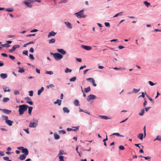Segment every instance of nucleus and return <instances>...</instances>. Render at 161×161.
I'll list each match as a JSON object with an SVG mask.
<instances>
[{"mask_svg": "<svg viewBox=\"0 0 161 161\" xmlns=\"http://www.w3.org/2000/svg\"><path fill=\"white\" fill-rule=\"evenodd\" d=\"M5 10L7 12H11L14 11V8H5Z\"/></svg>", "mask_w": 161, "mask_h": 161, "instance_id": "21", "label": "nucleus"}, {"mask_svg": "<svg viewBox=\"0 0 161 161\" xmlns=\"http://www.w3.org/2000/svg\"><path fill=\"white\" fill-rule=\"evenodd\" d=\"M67 2L68 0H61V1L58 3H67Z\"/></svg>", "mask_w": 161, "mask_h": 161, "instance_id": "46", "label": "nucleus"}, {"mask_svg": "<svg viewBox=\"0 0 161 161\" xmlns=\"http://www.w3.org/2000/svg\"><path fill=\"white\" fill-rule=\"evenodd\" d=\"M54 86L52 84H50L49 85H47V86H46V88L47 89H49V88H51V87H54Z\"/></svg>", "mask_w": 161, "mask_h": 161, "instance_id": "48", "label": "nucleus"}, {"mask_svg": "<svg viewBox=\"0 0 161 161\" xmlns=\"http://www.w3.org/2000/svg\"><path fill=\"white\" fill-rule=\"evenodd\" d=\"M112 135H116L118 136L121 137H124V136L123 135H122L120 134L119 133H114L111 134L110 136Z\"/></svg>", "mask_w": 161, "mask_h": 161, "instance_id": "24", "label": "nucleus"}, {"mask_svg": "<svg viewBox=\"0 0 161 161\" xmlns=\"http://www.w3.org/2000/svg\"><path fill=\"white\" fill-rule=\"evenodd\" d=\"M3 89L4 90V92H9L10 91V90L9 89L8 87H4Z\"/></svg>", "mask_w": 161, "mask_h": 161, "instance_id": "31", "label": "nucleus"}, {"mask_svg": "<svg viewBox=\"0 0 161 161\" xmlns=\"http://www.w3.org/2000/svg\"><path fill=\"white\" fill-rule=\"evenodd\" d=\"M85 89V92H86V93H88V92H90L91 90V88H90V86H89L86 88H85L84 89Z\"/></svg>", "mask_w": 161, "mask_h": 161, "instance_id": "29", "label": "nucleus"}, {"mask_svg": "<svg viewBox=\"0 0 161 161\" xmlns=\"http://www.w3.org/2000/svg\"><path fill=\"white\" fill-rule=\"evenodd\" d=\"M123 12H119V13H117L116 14H115L114 16L113 17H117L119 16H121L122 15Z\"/></svg>", "mask_w": 161, "mask_h": 161, "instance_id": "34", "label": "nucleus"}, {"mask_svg": "<svg viewBox=\"0 0 161 161\" xmlns=\"http://www.w3.org/2000/svg\"><path fill=\"white\" fill-rule=\"evenodd\" d=\"M84 11L83 9L79 12L75 13L74 14L76 17L79 18H85L86 17V15H85L82 12Z\"/></svg>", "mask_w": 161, "mask_h": 161, "instance_id": "2", "label": "nucleus"}, {"mask_svg": "<svg viewBox=\"0 0 161 161\" xmlns=\"http://www.w3.org/2000/svg\"><path fill=\"white\" fill-rule=\"evenodd\" d=\"M28 114H31L32 112V110L33 109V107H28Z\"/></svg>", "mask_w": 161, "mask_h": 161, "instance_id": "28", "label": "nucleus"}, {"mask_svg": "<svg viewBox=\"0 0 161 161\" xmlns=\"http://www.w3.org/2000/svg\"><path fill=\"white\" fill-rule=\"evenodd\" d=\"M74 104L75 106H78L79 105V102L77 99L75 100L74 102Z\"/></svg>", "mask_w": 161, "mask_h": 161, "instance_id": "27", "label": "nucleus"}, {"mask_svg": "<svg viewBox=\"0 0 161 161\" xmlns=\"http://www.w3.org/2000/svg\"><path fill=\"white\" fill-rule=\"evenodd\" d=\"M148 83H149V84L151 86H153L154 85H155L156 84V83H154L152 81H148Z\"/></svg>", "mask_w": 161, "mask_h": 161, "instance_id": "55", "label": "nucleus"}, {"mask_svg": "<svg viewBox=\"0 0 161 161\" xmlns=\"http://www.w3.org/2000/svg\"><path fill=\"white\" fill-rule=\"evenodd\" d=\"M0 77L3 79H4L7 78L8 75L5 73H2L0 75Z\"/></svg>", "mask_w": 161, "mask_h": 161, "instance_id": "17", "label": "nucleus"}, {"mask_svg": "<svg viewBox=\"0 0 161 161\" xmlns=\"http://www.w3.org/2000/svg\"><path fill=\"white\" fill-rule=\"evenodd\" d=\"M29 58L31 60H34V58L33 57V55L32 54H29Z\"/></svg>", "mask_w": 161, "mask_h": 161, "instance_id": "54", "label": "nucleus"}, {"mask_svg": "<svg viewBox=\"0 0 161 161\" xmlns=\"http://www.w3.org/2000/svg\"><path fill=\"white\" fill-rule=\"evenodd\" d=\"M9 100V99L8 97H4L3 99V103H6Z\"/></svg>", "mask_w": 161, "mask_h": 161, "instance_id": "37", "label": "nucleus"}, {"mask_svg": "<svg viewBox=\"0 0 161 161\" xmlns=\"http://www.w3.org/2000/svg\"><path fill=\"white\" fill-rule=\"evenodd\" d=\"M64 23L66 27L68 29H71L72 28V25L70 23L69 21H64Z\"/></svg>", "mask_w": 161, "mask_h": 161, "instance_id": "8", "label": "nucleus"}, {"mask_svg": "<svg viewBox=\"0 0 161 161\" xmlns=\"http://www.w3.org/2000/svg\"><path fill=\"white\" fill-rule=\"evenodd\" d=\"M19 69L18 72L19 73H22L25 72V70L23 68H21L20 67H19Z\"/></svg>", "mask_w": 161, "mask_h": 161, "instance_id": "32", "label": "nucleus"}, {"mask_svg": "<svg viewBox=\"0 0 161 161\" xmlns=\"http://www.w3.org/2000/svg\"><path fill=\"white\" fill-rule=\"evenodd\" d=\"M22 153H24V154L27 156L29 154V151L27 148H24L22 151Z\"/></svg>", "mask_w": 161, "mask_h": 161, "instance_id": "11", "label": "nucleus"}, {"mask_svg": "<svg viewBox=\"0 0 161 161\" xmlns=\"http://www.w3.org/2000/svg\"><path fill=\"white\" fill-rule=\"evenodd\" d=\"M38 31V30L36 29H34L31 31V32H35Z\"/></svg>", "mask_w": 161, "mask_h": 161, "instance_id": "59", "label": "nucleus"}, {"mask_svg": "<svg viewBox=\"0 0 161 161\" xmlns=\"http://www.w3.org/2000/svg\"><path fill=\"white\" fill-rule=\"evenodd\" d=\"M72 70L70 69H69L68 68H67L65 69V72L66 73H68V72H71L72 71Z\"/></svg>", "mask_w": 161, "mask_h": 161, "instance_id": "39", "label": "nucleus"}, {"mask_svg": "<svg viewBox=\"0 0 161 161\" xmlns=\"http://www.w3.org/2000/svg\"><path fill=\"white\" fill-rule=\"evenodd\" d=\"M19 108L18 110L19 114L20 115H22L24 114L25 112L27 110L28 106L26 104H22L19 105Z\"/></svg>", "mask_w": 161, "mask_h": 161, "instance_id": "1", "label": "nucleus"}, {"mask_svg": "<svg viewBox=\"0 0 161 161\" xmlns=\"http://www.w3.org/2000/svg\"><path fill=\"white\" fill-rule=\"evenodd\" d=\"M59 134L62 133V134H66V132L64 130H59L58 131Z\"/></svg>", "mask_w": 161, "mask_h": 161, "instance_id": "40", "label": "nucleus"}, {"mask_svg": "<svg viewBox=\"0 0 161 161\" xmlns=\"http://www.w3.org/2000/svg\"><path fill=\"white\" fill-rule=\"evenodd\" d=\"M29 95L31 97L33 96V91L31 90V91H29Z\"/></svg>", "mask_w": 161, "mask_h": 161, "instance_id": "50", "label": "nucleus"}, {"mask_svg": "<svg viewBox=\"0 0 161 161\" xmlns=\"http://www.w3.org/2000/svg\"><path fill=\"white\" fill-rule=\"evenodd\" d=\"M145 93L144 92H142V95H140L139 97H142V98H144L145 97Z\"/></svg>", "mask_w": 161, "mask_h": 161, "instance_id": "56", "label": "nucleus"}, {"mask_svg": "<svg viewBox=\"0 0 161 161\" xmlns=\"http://www.w3.org/2000/svg\"><path fill=\"white\" fill-rule=\"evenodd\" d=\"M140 90V89H136L135 88H134L132 90V92L135 93H136L138 92Z\"/></svg>", "mask_w": 161, "mask_h": 161, "instance_id": "33", "label": "nucleus"}, {"mask_svg": "<svg viewBox=\"0 0 161 161\" xmlns=\"http://www.w3.org/2000/svg\"><path fill=\"white\" fill-rule=\"evenodd\" d=\"M20 47V46L19 45H14L12 49L9 50L8 52L9 53H12L14 52L16 48H19Z\"/></svg>", "mask_w": 161, "mask_h": 161, "instance_id": "6", "label": "nucleus"}, {"mask_svg": "<svg viewBox=\"0 0 161 161\" xmlns=\"http://www.w3.org/2000/svg\"><path fill=\"white\" fill-rule=\"evenodd\" d=\"M3 46L4 47H6L8 48L10 46V45L8 44L7 43H6L5 44H4Z\"/></svg>", "mask_w": 161, "mask_h": 161, "instance_id": "58", "label": "nucleus"}, {"mask_svg": "<svg viewBox=\"0 0 161 161\" xmlns=\"http://www.w3.org/2000/svg\"><path fill=\"white\" fill-rule=\"evenodd\" d=\"M119 148L121 150H124L125 149L124 147L122 145H120L119 147Z\"/></svg>", "mask_w": 161, "mask_h": 161, "instance_id": "53", "label": "nucleus"}, {"mask_svg": "<svg viewBox=\"0 0 161 161\" xmlns=\"http://www.w3.org/2000/svg\"><path fill=\"white\" fill-rule=\"evenodd\" d=\"M81 47L87 51L90 50L92 49V47L90 46L86 45H81Z\"/></svg>", "mask_w": 161, "mask_h": 161, "instance_id": "9", "label": "nucleus"}, {"mask_svg": "<svg viewBox=\"0 0 161 161\" xmlns=\"http://www.w3.org/2000/svg\"><path fill=\"white\" fill-rule=\"evenodd\" d=\"M97 97L93 94H90L87 96V100L88 102H89L91 100L95 99Z\"/></svg>", "mask_w": 161, "mask_h": 161, "instance_id": "5", "label": "nucleus"}, {"mask_svg": "<svg viewBox=\"0 0 161 161\" xmlns=\"http://www.w3.org/2000/svg\"><path fill=\"white\" fill-rule=\"evenodd\" d=\"M22 53L23 54L28 56V51L27 50H24L22 52Z\"/></svg>", "mask_w": 161, "mask_h": 161, "instance_id": "43", "label": "nucleus"}, {"mask_svg": "<svg viewBox=\"0 0 161 161\" xmlns=\"http://www.w3.org/2000/svg\"><path fill=\"white\" fill-rule=\"evenodd\" d=\"M146 96L148 98V99L151 102L153 103H154V102L153 99H152L147 94H146Z\"/></svg>", "mask_w": 161, "mask_h": 161, "instance_id": "36", "label": "nucleus"}, {"mask_svg": "<svg viewBox=\"0 0 161 161\" xmlns=\"http://www.w3.org/2000/svg\"><path fill=\"white\" fill-rule=\"evenodd\" d=\"M137 137L140 140H142L143 139V133H139L137 136Z\"/></svg>", "mask_w": 161, "mask_h": 161, "instance_id": "16", "label": "nucleus"}, {"mask_svg": "<svg viewBox=\"0 0 161 161\" xmlns=\"http://www.w3.org/2000/svg\"><path fill=\"white\" fill-rule=\"evenodd\" d=\"M0 110L2 111L4 113L7 114H9L11 113V110L6 109H2L0 108Z\"/></svg>", "mask_w": 161, "mask_h": 161, "instance_id": "7", "label": "nucleus"}, {"mask_svg": "<svg viewBox=\"0 0 161 161\" xmlns=\"http://www.w3.org/2000/svg\"><path fill=\"white\" fill-rule=\"evenodd\" d=\"M14 93L15 95H17L19 94V92L18 90H15L14 92Z\"/></svg>", "mask_w": 161, "mask_h": 161, "instance_id": "49", "label": "nucleus"}, {"mask_svg": "<svg viewBox=\"0 0 161 161\" xmlns=\"http://www.w3.org/2000/svg\"><path fill=\"white\" fill-rule=\"evenodd\" d=\"M5 155L3 152L0 151V156H3Z\"/></svg>", "mask_w": 161, "mask_h": 161, "instance_id": "63", "label": "nucleus"}, {"mask_svg": "<svg viewBox=\"0 0 161 161\" xmlns=\"http://www.w3.org/2000/svg\"><path fill=\"white\" fill-rule=\"evenodd\" d=\"M54 138L55 140H58L60 138V136L56 133L54 134Z\"/></svg>", "mask_w": 161, "mask_h": 161, "instance_id": "25", "label": "nucleus"}, {"mask_svg": "<svg viewBox=\"0 0 161 161\" xmlns=\"http://www.w3.org/2000/svg\"><path fill=\"white\" fill-rule=\"evenodd\" d=\"M76 77L75 76L73 77L70 79V81L71 82L74 81L76 80Z\"/></svg>", "mask_w": 161, "mask_h": 161, "instance_id": "44", "label": "nucleus"}, {"mask_svg": "<svg viewBox=\"0 0 161 161\" xmlns=\"http://www.w3.org/2000/svg\"><path fill=\"white\" fill-rule=\"evenodd\" d=\"M1 55L3 57H7L8 56L7 54L5 53H2Z\"/></svg>", "mask_w": 161, "mask_h": 161, "instance_id": "62", "label": "nucleus"}, {"mask_svg": "<svg viewBox=\"0 0 161 161\" xmlns=\"http://www.w3.org/2000/svg\"><path fill=\"white\" fill-rule=\"evenodd\" d=\"M63 55L59 53H56L54 57L55 59L57 61L59 60L63 57Z\"/></svg>", "mask_w": 161, "mask_h": 161, "instance_id": "4", "label": "nucleus"}, {"mask_svg": "<svg viewBox=\"0 0 161 161\" xmlns=\"http://www.w3.org/2000/svg\"><path fill=\"white\" fill-rule=\"evenodd\" d=\"M99 117L101 119H111L110 118H108V116H106L99 115Z\"/></svg>", "mask_w": 161, "mask_h": 161, "instance_id": "20", "label": "nucleus"}, {"mask_svg": "<svg viewBox=\"0 0 161 161\" xmlns=\"http://www.w3.org/2000/svg\"><path fill=\"white\" fill-rule=\"evenodd\" d=\"M2 117L3 118V120H5V121H7V120L8 119V117L7 116L2 115Z\"/></svg>", "mask_w": 161, "mask_h": 161, "instance_id": "47", "label": "nucleus"}, {"mask_svg": "<svg viewBox=\"0 0 161 161\" xmlns=\"http://www.w3.org/2000/svg\"><path fill=\"white\" fill-rule=\"evenodd\" d=\"M24 99L25 100H26V102H29L31 100V99L29 97H25L24 98Z\"/></svg>", "mask_w": 161, "mask_h": 161, "instance_id": "51", "label": "nucleus"}, {"mask_svg": "<svg viewBox=\"0 0 161 161\" xmlns=\"http://www.w3.org/2000/svg\"><path fill=\"white\" fill-rule=\"evenodd\" d=\"M55 40L54 38H52L49 41V43H54L55 42Z\"/></svg>", "mask_w": 161, "mask_h": 161, "instance_id": "41", "label": "nucleus"}, {"mask_svg": "<svg viewBox=\"0 0 161 161\" xmlns=\"http://www.w3.org/2000/svg\"><path fill=\"white\" fill-rule=\"evenodd\" d=\"M144 112L145 110L143 109L141 110V112L139 113V115L141 116H142L144 114Z\"/></svg>", "mask_w": 161, "mask_h": 161, "instance_id": "38", "label": "nucleus"}, {"mask_svg": "<svg viewBox=\"0 0 161 161\" xmlns=\"http://www.w3.org/2000/svg\"><path fill=\"white\" fill-rule=\"evenodd\" d=\"M26 155L24 154L21 155L19 158L21 160H23L25 159L26 158Z\"/></svg>", "mask_w": 161, "mask_h": 161, "instance_id": "15", "label": "nucleus"}, {"mask_svg": "<svg viewBox=\"0 0 161 161\" xmlns=\"http://www.w3.org/2000/svg\"><path fill=\"white\" fill-rule=\"evenodd\" d=\"M5 122L8 125L11 126L12 125V124L14 122L13 121L8 119L7 121H5Z\"/></svg>", "mask_w": 161, "mask_h": 161, "instance_id": "13", "label": "nucleus"}, {"mask_svg": "<svg viewBox=\"0 0 161 161\" xmlns=\"http://www.w3.org/2000/svg\"><path fill=\"white\" fill-rule=\"evenodd\" d=\"M44 90V87H42L38 91L37 95H40Z\"/></svg>", "mask_w": 161, "mask_h": 161, "instance_id": "23", "label": "nucleus"}, {"mask_svg": "<svg viewBox=\"0 0 161 161\" xmlns=\"http://www.w3.org/2000/svg\"><path fill=\"white\" fill-rule=\"evenodd\" d=\"M9 58L12 60H14L15 59V57L14 56L11 55H9Z\"/></svg>", "mask_w": 161, "mask_h": 161, "instance_id": "57", "label": "nucleus"}, {"mask_svg": "<svg viewBox=\"0 0 161 161\" xmlns=\"http://www.w3.org/2000/svg\"><path fill=\"white\" fill-rule=\"evenodd\" d=\"M62 100H61L58 99L56 101L54 102V104H58V106H60L61 104Z\"/></svg>", "mask_w": 161, "mask_h": 161, "instance_id": "19", "label": "nucleus"}, {"mask_svg": "<svg viewBox=\"0 0 161 161\" xmlns=\"http://www.w3.org/2000/svg\"><path fill=\"white\" fill-rule=\"evenodd\" d=\"M3 158L4 160L7 161L9 159V158L8 157H3Z\"/></svg>", "mask_w": 161, "mask_h": 161, "instance_id": "61", "label": "nucleus"}, {"mask_svg": "<svg viewBox=\"0 0 161 161\" xmlns=\"http://www.w3.org/2000/svg\"><path fill=\"white\" fill-rule=\"evenodd\" d=\"M59 159V161H64V157L63 156H57Z\"/></svg>", "mask_w": 161, "mask_h": 161, "instance_id": "35", "label": "nucleus"}, {"mask_svg": "<svg viewBox=\"0 0 161 161\" xmlns=\"http://www.w3.org/2000/svg\"><path fill=\"white\" fill-rule=\"evenodd\" d=\"M56 34L57 32H54L53 31H52L49 32L48 35V37L49 38L52 36H54Z\"/></svg>", "mask_w": 161, "mask_h": 161, "instance_id": "12", "label": "nucleus"}, {"mask_svg": "<svg viewBox=\"0 0 161 161\" xmlns=\"http://www.w3.org/2000/svg\"><path fill=\"white\" fill-rule=\"evenodd\" d=\"M143 3L147 7H148L150 4V3L147 2L146 1H144Z\"/></svg>", "mask_w": 161, "mask_h": 161, "instance_id": "42", "label": "nucleus"}, {"mask_svg": "<svg viewBox=\"0 0 161 161\" xmlns=\"http://www.w3.org/2000/svg\"><path fill=\"white\" fill-rule=\"evenodd\" d=\"M23 3L28 8H31L32 7V5L30 3L27 1H24Z\"/></svg>", "mask_w": 161, "mask_h": 161, "instance_id": "14", "label": "nucleus"}, {"mask_svg": "<svg viewBox=\"0 0 161 161\" xmlns=\"http://www.w3.org/2000/svg\"><path fill=\"white\" fill-rule=\"evenodd\" d=\"M104 25L105 26L107 27H110V25L109 22H105Z\"/></svg>", "mask_w": 161, "mask_h": 161, "instance_id": "52", "label": "nucleus"}, {"mask_svg": "<svg viewBox=\"0 0 161 161\" xmlns=\"http://www.w3.org/2000/svg\"><path fill=\"white\" fill-rule=\"evenodd\" d=\"M57 51L62 55H64L66 53L65 51L63 49H58L57 50Z\"/></svg>", "mask_w": 161, "mask_h": 161, "instance_id": "10", "label": "nucleus"}, {"mask_svg": "<svg viewBox=\"0 0 161 161\" xmlns=\"http://www.w3.org/2000/svg\"><path fill=\"white\" fill-rule=\"evenodd\" d=\"M63 110L64 113H69L70 111L68 109V108L66 107H64L63 108Z\"/></svg>", "mask_w": 161, "mask_h": 161, "instance_id": "18", "label": "nucleus"}, {"mask_svg": "<svg viewBox=\"0 0 161 161\" xmlns=\"http://www.w3.org/2000/svg\"><path fill=\"white\" fill-rule=\"evenodd\" d=\"M45 74H48L50 75H51L53 74V72L52 71H46Z\"/></svg>", "mask_w": 161, "mask_h": 161, "instance_id": "45", "label": "nucleus"}, {"mask_svg": "<svg viewBox=\"0 0 161 161\" xmlns=\"http://www.w3.org/2000/svg\"><path fill=\"white\" fill-rule=\"evenodd\" d=\"M156 140L161 141V136L160 135L156 137L153 140V141Z\"/></svg>", "mask_w": 161, "mask_h": 161, "instance_id": "30", "label": "nucleus"}, {"mask_svg": "<svg viewBox=\"0 0 161 161\" xmlns=\"http://www.w3.org/2000/svg\"><path fill=\"white\" fill-rule=\"evenodd\" d=\"M66 153L64 152L63 150H60L57 156H61L62 155H66Z\"/></svg>", "mask_w": 161, "mask_h": 161, "instance_id": "22", "label": "nucleus"}, {"mask_svg": "<svg viewBox=\"0 0 161 161\" xmlns=\"http://www.w3.org/2000/svg\"><path fill=\"white\" fill-rule=\"evenodd\" d=\"M89 80H92V83L93 86H97V84L95 83V81L94 80L93 78H90L88 79Z\"/></svg>", "mask_w": 161, "mask_h": 161, "instance_id": "26", "label": "nucleus"}, {"mask_svg": "<svg viewBox=\"0 0 161 161\" xmlns=\"http://www.w3.org/2000/svg\"><path fill=\"white\" fill-rule=\"evenodd\" d=\"M33 121H31L30 123L29 126L31 128H35L36 127L37 125V122L38 120H35L34 118L33 119Z\"/></svg>", "mask_w": 161, "mask_h": 161, "instance_id": "3", "label": "nucleus"}, {"mask_svg": "<svg viewBox=\"0 0 161 161\" xmlns=\"http://www.w3.org/2000/svg\"><path fill=\"white\" fill-rule=\"evenodd\" d=\"M23 130L27 134H29V129L28 128H27L26 129H24Z\"/></svg>", "mask_w": 161, "mask_h": 161, "instance_id": "60", "label": "nucleus"}, {"mask_svg": "<svg viewBox=\"0 0 161 161\" xmlns=\"http://www.w3.org/2000/svg\"><path fill=\"white\" fill-rule=\"evenodd\" d=\"M26 103H29L30 105H33V103L31 101H30L29 102H26Z\"/></svg>", "mask_w": 161, "mask_h": 161, "instance_id": "64", "label": "nucleus"}]
</instances>
